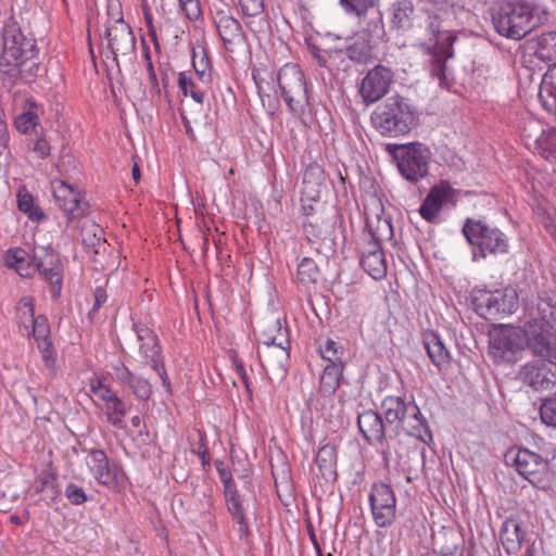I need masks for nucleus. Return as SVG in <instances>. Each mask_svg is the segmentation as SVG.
<instances>
[{
    "mask_svg": "<svg viewBox=\"0 0 556 556\" xmlns=\"http://www.w3.org/2000/svg\"><path fill=\"white\" fill-rule=\"evenodd\" d=\"M556 291L539 298L536 317L523 327L501 325L490 332L489 354L497 364H514L521 359L528 346L532 354L543 358H556Z\"/></svg>",
    "mask_w": 556,
    "mask_h": 556,
    "instance_id": "obj_1",
    "label": "nucleus"
},
{
    "mask_svg": "<svg viewBox=\"0 0 556 556\" xmlns=\"http://www.w3.org/2000/svg\"><path fill=\"white\" fill-rule=\"evenodd\" d=\"M1 40L0 81L3 87L12 89L18 79L31 77L33 70L38 68L37 64H34L29 72L23 70L26 63L37 58L38 48L36 39L24 34L15 21L4 24Z\"/></svg>",
    "mask_w": 556,
    "mask_h": 556,
    "instance_id": "obj_2",
    "label": "nucleus"
},
{
    "mask_svg": "<svg viewBox=\"0 0 556 556\" xmlns=\"http://www.w3.org/2000/svg\"><path fill=\"white\" fill-rule=\"evenodd\" d=\"M546 15L545 9L533 1H508L493 15V24L501 36L520 40L545 20Z\"/></svg>",
    "mask_w": 556,
    "mask_h": 556,
    "instance_id": "obj_3",
    "label": "nucleus"
},
{
    "mask_svg": "<svg viewBox=\"0 0 556 556\" xmlns=\"http://www.w3.org/2000/svg\"><path fill=\"white\" fill-rule=\"evenodd\" d=\"M386 424L395 433L405 432L424 443L431 440V432L415 401L407 396L389 395L380 405Z\"/></svg>",
    "mask_w": 556,
    "mask_h": 556,
    "instance_id": "obj_4",
    "label": "nucleus"
},
{
    "mask_svg": "<svg viewBox=\"0 0 556 556\" xmlns=\"http://www.w3.org/2000/svg\"><path fill=\"white\" fill-rule=\"evenodd\" d=\"M371 123L386 137L408 134L418 124V115L409 101L401 96L389 97L371 114Z\"/></svg>",
    "mask_w": 556,
    "mask_h": 556,
    "instance_id": "obj_5",
    "label": "nucleus"
},
{
    "mask_svg": "<svg viewBox=\"0 0 556 556\" xmlns=\"http://www.w3.org/2000/svg\"><path fill=\"white\" fill-rule=\"evenodd\" d=\"M505 462L532 485L542 490L552 489L554 472L548 460L538 453L529 448H511L505 454Z\"/></svg>",
    "mask_w": 556,
    "mask_h": 556,
    "instance_id": "obj_6",
    "label": "nucleus"
},
{
    "mask_svg": "<svg viewBox=\"0 0 556 556\" xmlns=\"http://www.w3.org/2000/svg\"><path fill=\"white\" fill-rule=\"evenodd\" d=\"M463 232L472 247L473 260L478 256L485 258L488 255L505 254L509 250L507 236L484 222L468 219Z\"/></svg>",
    "mask_w": 556,
    "mask_h": 556,
    "instance_id": "obj_7",
    "label": "nucleus"
},
{
    "mask_svg": "<svg viewBox=\"0 0 556 556\" xmlns=\"http://www.w3.org/2000/svg\"><path fill=\"white\" fill-rule=\"evenodd\" d=\"M388 151L396 161L400 174L410 182H417L429 173L431 151L420 142L389 144Z\"/></svg>",
    "mask_w": 556,
    "mask_h": 556,
    "instance_id": "obj_8",
    "label": "nucleus"
},
{
    "mask_svg": "<svg viewBox=\"0 0 556 556\" xmlns=\"http://www.w3.org/2000/svg\"><path fill=\"white\" fill-rule=\"evenodd\" d=\"M471 298L475 311L485 319L511 315L518 307V294L511 287L493 291L475 289Z\"/></svg>",
    "mask_w": 556,
    "mask_h": 556,
    "instance_id": "obj_9",
    "label": "nucleus"
},
{
    "mask_svg": "<svg viewBox=\"0 0 556 556\" xmlns=\"http://www.w3.org/2000/svg\"><path fill=\"white\" fill-rule=\"evenodd\" d=\"M278 85L290 112L295 117H301L308 105L306 85L301 68L294 64L283 65L278 74Z\"/></svg>",
    "mask_w": 556,
    "mask_h": 556,
    "instance_id": "obj_10",
    "label": "nucleus"
},
{
    "mask_svg": "<svg viewBox=\"0 0 556 556\" xmlns=\"http://www.w3.org/2000/svg\"><path fill=\"white\" fill-rule=\"evenodd\" d=\"M86 465L93 479L108 490L119 493L128 484L124 469L115 462H110L102 450H92L86 457Z\"/></svg>",
    "mask_w": 556,
    "mask_h": 556,
    "instance_id": "obj_11",
    "label": "nucleus"
},
{
    "mask_svg": "<svg viewBox=\"0 0 556 556\" xmlns=\"http://www.w3.org/2000/svg\"><path fill=\"white\" fill-rule=\"evenodd\" d=\"M132 330L139 343V354L142 364L154 370L161 378L164 387L169 389L170 383L164 367L162 350L156 334L151 328L140 321L132 324Z\"/></svg>",
    "mask_w": 556,
    "mask_h": 556,
    "instance_id": "obj_12",
    "label": "nucleus"
},
{
    "mask_svg": "<svg viewBox=\"0 0 556 556\" xmlns=\"http://www.w3.org/2000/svg\"><path fill=\"white\" fill-rule=\"evenodd\" d=\"M109 15L115 18L113 25L106 30L109 48L114 55L125 56L134 52L136 39L130 27L125 23L117 0H109Z\"/></svg>",
    "mask_w": 556,
    "mask_h": 556,
    "instance_id": "obj_13",
    "label": "nucleus"
},
{
    "mask_svg": "<svg viewBox=\"0 0 556 556\" xmlns=\"http://www.w3.org/2000/svg\"><path fill=\"white\" fill-rule=\"evenodd\" d=\"M369 504L374 522L379 528H389L396 518V496L384 482H375L369 492Z\"/></svg>",
    "mask_w": 556,
    "mask_h": 556,
    "instance_id": "obj_14",
    "label": "nucleus"
},
{
    "mask_svg": "<svg viewBox=\"0 0 556 556\" xmlns=\"http://www.w3.org/2000/svg\"><path fill=\"white\" fill-rule=\"evenodd\" d=\"M545 359L547 362L535 361L525 364L519 376L535 391L556 394V358Z\"/></svg>",
    "mask_w": 556,
    "mask_h": 556,
    "instance_id": "obj_15",
    "label": "nucleus"
},
{
    "mask_svg": "<svg viewBox=\"0 0 556 556\" xmlns=\"http://www.w3.org/2000/svg\"><path fill=\"white\" fill-rule=\"evenodd\" d=\"M428 39L425 42L427 51L433 55L438 63V74L443 71V63L453 56V45L456 40V34L451 30L442 29L438 17H431L427 26Z\"/></svg>",
    "mask_w": 556,
    "mask_h": 556,
    "instance_id": "obj_16",
    "label": "nucleus"
},
{
    "mask_svg": "<svg viewBox=\"0 0 556 556\" xmlns=\"http://www.w3.org/2000/svg\"><path fill=\"white\" fill-rule=\"evenodd\" d=\"M16 321L22 336L42 337L50 334V326L45 315L35 314L34 299L23 296L16 306Z\"/></svg>",
    "mask_w": 556,
    "mask_h": 556,
    "instance_id": "obj_17",
    "label": "nucleus"
},
{
    "mask_svg": "<svg viewBox=\"0 0 556 556\" xmlns=\"http://www.w3.org/2000/svg\"><path fill=\"white\" fill-rule=\"evenodd\" d=\"M393 81V72L384 65L369 70L361 81L359 94L366 104H371L383 98Z\"/></svg>",
    "mask_w": 556,
    "mask_h": 556,
    "instance_id": "obj_18",
    "label": "nucleus"
},
{
    "mask_svg": "<svg viewBox=\"0 0 556 556\" xmlns=\"http://www.w3.org/2000/svg\"><path fill=\"white\" fill-rule=\"evenodd\" d=\"M456 198L457 190L447 180H441L429 190L419 214L427 222H435L443 207L456 204Z\"/></svg>",
    "mask_w": 556,
    "mask_h": 556,
    "instance_id": "obj_19",
    "label": "nucleus"
},
{
    "mask_svg": "<svg viewBox=\"0 0 556 556\" xmlns=\"http://www.w3.org/2000/svg\"><path fill=\"white\" fill-rule=\"evenodd\" d=\"M34 267L40 276L51 285L53 294L59 295L62 289L63 268L56 253L47 247H37L33 256Z\"/></svg>",
    "mask_w": 556,
    "mask_h": 556,
    "instance_id": "obj_20",
    "label": "nucleus"
},
{
    "mask_svg": "<svg viewBox=\"0 0 556 556\" xmlns=\"http://www.w3.org/2000/svg\"><path fill=\"white\" fill-rule=\"evenodd\" d=\"M51 188L59 207L70 219L79 218L87 213L88 203L78 189L60 179L53 180Z\"/></svg>",
    "mask_w": 556,
    "mask_h": 556,
    "instance_id": "obj_21",
    "label": "nucleus"
},
{
    "mask_svg": "<svg viewBox=\"0 0 556 556\" xmlns=\"http://www.w3.org/2000/svg\"><path fill=\"white\" fill-rule=\"evenodd\" d=\"M521 136L526 140L533 139L534 150L546 161H556V128L543 129L535 119L525 123Z\"/></svg>",
    "mask_w": 556,
    "mask_h": 556,
    "instance_id": "obj_22",
    "label": "nucleus"
},
{
    "mask_svg": "<svg viewBox=\"0 0 556 556\" xmlns=\"http://www.w3.org/2000/svg\"><path fill=\"white\" fill-rule=\"evenodd\" d=\"M262 343L266 348L263 351L264 356L275 354L279 364L289 358L290 341L288 330L281 326L280 319L273 321L268 330L263 333Z\"/></svg>",
    "mask_w": 556,
    "mask_h": 556,
    "instance_id": "obj_23",
    "label": "nucleus"
},
{
    "mask_svg": "<svg viewBox=\"0 0 556 556\" xmlns=\"http://www.w3.org/2000/svg\"><path fill=\"white\" fill-rule=\"evenodd\" d=\"M361 265L374 279L378 280L387 274V262L379 242L372 239L363 251Z\"/></svg>",
    "mask_w": 556,
    "mask_h": 556,
    "instance_id": "obj_24",
    "label": "nucleus"
},
{
    "mask_svg": "<svg viewBox=\"0 0 556 556\" xmlns=\"http://www.w3.org/2000/svg\"><path fill=\"white\" fill-rule=\"evenodd\" d=\"M381 413L365 410L358 415L357 424L364 438L369 443L381 442L384 438V425Z\"/></svg>",
    "mask_w": 556,
    "mask_h": 556,
    "instance_id": "obj_25",
    "label": "nucleus"
},
{
    "mask_svg": "<svg viewBox=\"0 0 556 556\" xmlns=\"http://www.w3.org/2000/svg\"><path fill=\"white\" fill-rule=\"evenodd\" d=\"M22 109L14 125L18 132L29 135L40 124V108L35 100L26 99Z\"/></svg>",
    "mask_w": 556,
    "mask_h": 556,
    "instance_id": "obj_26",
    "label": "nucleus"
},
{
    "mask_svg": "<svg viewBox=\"0 0 556 556\" xmlns=\"http://www.w3.org/2000/svg\"><path fill=\"white\" fill-rule=\"evenodd\" d=\"M315 464L318 472L316 476H320L326 481H334L337 478V451L331 444L323 445L315 457Z\"/></svg>",
    "mask_w": 556,
    "mask_h": 556,
    "instance_id": "obj_27",
    "label": "nucleus"
},
{
    "mask_svg": "<svg viewBox=\"0 0 556 556\" xmlns=\"http://www.w3.org/2000/svg\"><path fill=\"white\" fill-rule=\"evenodd\" d=\"M327 40H342L343 45L339 46L337 49L338 51L342 52L344 51L349 59L362 62L366 60L370 55V46L369 43L361 37L352 38L353 42L351 45H346L348 38H343L341 36H336L333 34H327L326 35Z\"/></svg>",
    "mask_w": 556,
    "mask_h": 556,
    "instance_id": "obj_28",
    "label": "nucleus"
},
{
    "mask_svg": "<svg viewBox=\"0 0 556 556\" xmlns=\"http://www.w3.org/2000/svg\"><path fill=\"white\" fill-rule=\"evenodd\" d=\"M216 28L227 49L242 39L240 23L230 15H219L216 20Z\"/></svg>",
    "mask_w": 556,
    "mask_h": 556,
    "instance_id": "obj_29",
    "label": "nucleus"
},
{
    "mask_svg": "<svg viewBox=\"0 0 556 556\" xmlns=\"http://www.w3.org/2000/svg\"><path fill=\"white\" fill-rule=\"evenodd\" d=\"M131 405L124 402L119 396L114 397L108 404H100V408L104 414L106 421L117 429H125V416L128 414Z\"/></svg>",
    "mask_w": 556,
    "mask_h": 556,
    "instance_id": "obj_30",
    "label": "nucleus"
},
{
    "mask_svg": "<svg viewBox=\"0 0 556 556\" xmlns=\"http://www.w3.org/2000/svg\"><path fill=\"white\" fill-rule=\"evenodd\" d=\"M539 99L545 111L556 116V68L548 71L543 76Z\"/></svg>",
    "mask_w": 556,
    "mask_h": 556,
    "instance_id": "obj_31",
    "label": "nucleus"
},
{
    "mask_svg": "<svg viewBox=\"0 0 556 556\" xmlns=\"http://www.w3.org/2000/svg\"><path fill=\"white\" fill-rule=\"evenodd\" d=\"M4 263L8 267L14 268L21 277H30L36 273L33 260H29L27 252L20 248L9 250Z\"/></svg>",
    "mask_w": 556,
    "mask_h": 556,
    "instance_id": "obj_32",
    "label": "nucleus"
},
{
    "mask_svg": "<svg viewBox=\"0 0 556 556\" xmlns=\"http://www.w3.org/2000/svg\"><path fill=\"white\" fill-rule=\"evenodd\" d=\"M178 86L185 97H190L198 104H203L206 94L212 88V85H202V83L186 73L179 74Z\"/></svg>",
    "mask_w": 556,
    "mask_h": 556,
    "instance_id": "obj_33",
    "label": "nucleus"
},
{
    "mask_svg": "<svg viewBox=\"0 0 556 556\" xmlns=\"http://www.w3.org/2000/svg\"><path fill=\"white\" fill-rule=\"evenodd\" d=\"M500 538L508 553H517L523 540V531L515 520H507L503 523Z\"/></svg>",
    "mask_w": 556,
    "mask_h": 556,
    "instance_id": "obj_34",
    "label": "nucleus"
},
{
    "mask_svg": "<svg viewBox=\"0 0 556 556\" xmlns=\"http://www.w3.org/2000/svg\"><path fill=\"white\" fill-rule=\"evenodd\" d=\"M424 343L431 362L438 368L445 367L448 364L450 353L438 334L428 333Z\"/></svg>",
    "mask_w": 556,
    "mask_h": 556,
    "instance_id": "obj_35",
    "label": "nucleus"
},
{
    "mask_svg": "<svg viewBox=\"0 0 556 556\" xmlns=\"http://www.w3.org/2000/svg\"><path fill=\"white\" fill-rule=\"evenodd\" d=\"M17 206L33 222H40L45 218V214L35 205L33 195L24 187L17 191Z\"/></svg>",
    "mask_w": 556,
    "mask_h": 556,
    "instance_id": "obj_36",
    "label": "nucleus"
},
{
    "mask_svg": "<svg viewBox=\"0 0 556 556\" xmlns=\"http://www.w3.org/2000/svg\"><path fill=\"white\" fill-rule=\"evenodd\" d=\"M343 364H328L320 377L321 388L326 393H333L339 384L342 377Z\"/></svg>",
    "mask_w": 556,
    "mask_h": 556,
    "instance_id": "obj_37",
    "label": "nucleus"
},
{
    "mask_svg": "<svg viewBox=\"0 0 556 556\" xmlns=\"http://www.w3.org/2000/svg\"><path fill=\"white\" fill-rule=\"evenodd\" d=\"M536 54L545 62L556 63V31H548L540 37Z\"/></svg>",
    "mask_w": 556,
    "mask_h": 556,
    "instance_id": "obj_38",
    "label": "nucleus"
},
{
    "mask_svg": "<svg viewBox=\"0 0 556 556\" xmlns=\"http://www.w3.org/2000/svg\"><path fill=\"white\" fill-rule=\"evenodd\" d=\"M89 389L94 397V403L98 404L99 406V403L108 404L114 397L118 396L117 393L114 390H112L111 387L103 383V381L97 377L90 379Z\"/></svg>",
    "mask_w": 556,
    "mask_h": 556,
    "instance_id": "obj_39",
    "label": "nucleus"
},
{
    "mask_svg": "<svg viewBox=\"0 0 556 556\" xmlns=\"http://www.w3.org/2000/svg\"><path fill=\"white\" fill-rule=\"evenodd\" d=\"M225 497L228 510L232 518L240 525V530H247V520L239 497L237 495L236 486L225 490Z\"/></svg>",
    "mask_w": 556,
    "mask_h": 556,
    "instance_id": "obj_40",
    "label": "nucleus"
},
{
    "mask_svg": "<svg viewBox=\"0 0 556 556\" xmlns=\"http://www.w3.org/2000/svg\"><path fill=\"white\" fill-rule=\"evenodd\" d=\"M414 7L410 1L402 0L394 4L393 24L400 28H406L410 25Z\"/></svg>",
    "mask_w": 556,
    "mask_h": 556,
    "instance_id": "obj_41",
    "label": "nucleus"
},
{
    "mask_svg": "<svg viewBox=\"0 0 556 556\" xmlns=\"http://www.w3.org/2000/svg\"><path fill=\"white\" fill-rule=\"evenodd\" d=\"M319 353L323 359L329 364H343L344 349L331 339H327L324 343L319 344Z\"/></svg>",
    "mask_w": 556,
    "mask_h": 556,
    "instance_id": "obj_42",
    "label": "nucleus"
},
{
    "mask_svg": "<svg viewBox=\"0 0 556 556\" xmlns=\"http://www.w3.org/2000/svg\"><path fill=\"white\" fill-rule=\"evenodd\" d=\"M28 151L31 152L37 159L45 160L51 153V146L43 134H36L35 138L28 139Z\"/></svg>",
    "mask_w": 556,
    "mask_h": 556,
    "instance_id": "obj_43",
    "label": "nucleus"
},
{
    "mask_svg": "<svg viewBox=\"0 0 556 556\" xmlns=\"http://www.w3.org/2000/svg\"><path fill=\"white\" fill-rule=\"evenodd\" d=\"M50 334L38 337H33L37 342V348L41 354V358L45 365L49 368H53L55 366V352L53 350L52 343L50 341Z\"/></svg>",
    "mask_w": 556,
    "mask_h": 556,
    "instance_id": "obj_44",
    "label": "nucleus"
},
{
    "mask_svg": "<svg viewBox=\"0 0 556 556\" xmlns=\"http://www.w3.org/2000/svg\"><path fill=\"white\" fill-rule=\"evenodd\" d=\"M540 418L542 422L556 429V397H546L540 405Z\"/></svg>",
    "mask_w": 556,
    "mask_h": 556,
    "instance_id": "obj_45",
    "label": "nucleus"
},
{
    "mask_svg": "<svg viewBox=\"0 0 556 556\" xmlns=\"http://www.w3.org/2000/svg\"><path fill=\"white\" fill-rule=\"evenodd\" d=\"M318 277L316 264L311 258H303L298 265V279L306 285L315 282Z\"/></svg>",
    "mask_w": 556,
    "mask_h": 556,
    "instance_id": "obj_46",
    "label": "nucleus"
},
{
    "mask_svg": "<svg viewBox=\"0 0 556 556\" xmlns=\"http://www.w3.org/2000/svg\"><path fill=\"white\" fill-rule=\"evenodd\" d=\"M340 4L345 13L363 16L375 5V0H340Z\"/></svg>",
    "mask_w": 556,
    "mask_h": 556,
    "instance_id": "obj_47",
    "label": "nucleus"
},
{
    "mask_svg": "<svg viewBox=\"0 0 556 556\" xmlns=\"http://www.w3.org/2000/svg\"><path fill=\"white\" fill-rule=\"evenodd\" d=\"M128 388L137 399L142 401H147L152 394L151 383L142 377L134 376V380L128 384Z\"/></svg>",
    "mask_w": 556,
    "mask_h": 556,
    "instance_id": "obj_48",
    "label": "nucleus"
},
{
    "mask_svg": "<svg viewBox=\"0 0 556 556\" xmlns=\"http://www.w3.org/2000/svg\"><path fill=\"white\" fill-rule=\"evenodd\" d=\"M180 11L187 18L193 21L198 20L201 15V5L199 0H178Z\"/></svg>",
    "mask_w": 556,
    "mask_h": 556,
    "instance_id": "obj_49",
    "label": "nucleus"
},
{
    "mask_svg": "<svg viewBox=\"0 0 556 556\" xmlns=\"http://www.w3.org/2000/svg\"><path fill=\"white\" fill-rule=\"evenodd\" d=\"M65 496L73 505H81L87 501L84 489L74 483L66 485Z\"/></svg>",
    "mask_w": 556,
    "mask_h": 556,
    "instance_id": "obj_50",
    "label": "nucleus"
},
{
    "mask_svg": "<svg viewBox=\"0 0 556 556\" xmlns=\"http://www.w3.org/2000/svg\"><path fill=\"white\" fill-rule=\"evenodd\" d=\"M113 370L114 380L122 386L128 387V384L134 380L135 375L123 363L114 365Z\"/></svg>",
    "mask_w": 556,
    "mask_h": 556,
    "instance_id": "obj_51",
    "label": "nucleus"
},
{
    "mask_svg": "<svg viewBox=\"0 0 556 556\" xmlns=\"http://www.w3.org/2000/svg\"><path fill=\"white\" fill-rule=\"evenodd\" d=\"M215 468L219 476L220 481L224 484L225 490L235 488V481L228 466L223 460H215Z\"/></svg>",
    "mask_w": 556,
    "mask_h": 556,
    "instance_id": "obj_52",
    "label": "nucleus"
},
{
    "mask_svg": "<svg viewBox=\"0 0 556 556\" xmlns=\"http://www.w3.org/2000/svg\"><path fill=\"white\" fill-rule=\"evenodd\" d=\"M240 5L247 16H257L264 11V0H240Z\"/></svg>",
    "mask_w": 556,
    "mask_h": 556,
    "instance_id": "obj_53",
    "label": "nucleus"
},
{
    "mask_svg": "<svg viewBox=\"0 0 556 556\" xmlns=\"http://www.w3.org/2000/svg\"><path fill=\"white\" fill-rule=\"evenodd\" d=\"M192 66L194 70L212 71L208 58L203 48L193 49Z\"/></svg>",
    "mask_w": 556,
    "mask_h": 556,
    "instance_id": "obj_54",
    "label": "nucleus"
},
{
    "mask_svg": "<svg viewBox=\"0 0 556 556\" xmlns=\"http://www.w3.org/2000/svg\"><path fill=\"white\" fill-rule=\"evenodd\" d=\"M191 77H193L194 79L202 83V85H205V84L212 85V83H213L212 71L194 70V73Z\"/></svg>",
    "mask_w": 556,
    "mask_h": 556,
    "instance_id": "obj_55",
    "label": "nucleus"
},
{
    "mask_svg": "<svg viewBox=\"0 0 556 556\" xmlns=\"http://www.w3.org/2000/svg\"><path fill=\"white\" fill-rule=\"evenodd\" d=\"M54 481H55V478L53 475H51V473L43 475L40 479V484H41L40 491H43L46 488H51L53 490Z\"/></svg>",
    "mask_w": 556,
    "mask_h": 556,
    "instance_id": "obj_56",
    "label": "nucleus"
},
{
    "mask_svg": "<svg viewBox=\"0 0 556 556\" xmlns=\"http://www.w3.org/2000/svg\"><path fill=\"white\" fill-rule=\"evenodd\" d=\"M9 132L8 128L0 129V155H2L8 149Z\"/></svg>",
    "mask_w": 556,
    "mask_h": 556,
    "instance_id": "obj_57",
    "label": "nucleus"
},
{
    "mask_svg": "<svg viewBox=\"0 0 556 556\" xmlns=\"http://www.w3.org/2000/svg\"><path fill=\"white\" fill-rule=\"evenodd\" d=\"M440 556H465L463 546H454L453 548L443 549Z\"/></svg>",
    "mask_w": 556,
    "mask_h": 556,
    "instance_id": "obj_58",
    "label": "nucleus"
},
{
    "mask_svg": "<svg viewBox=\"0 0 556 556\" xmlns=\"http://www.w3.org/2000/svg\"><path fill=\"white\" fill-rule=\"evenodd\" d=\"M94 295H96V304H94V306L99 307V306L102 305V303L105 302L106 295H105L104 291L102 289H100V288H98L96 290Z\"/></svg>",
    "mask_w": 556,
    "mask_h": 556,
    "instance_id": "obj_59",
    "label": "nucleus"
},
{
    "mask_svg": "<svg viewBox=\"0 0 556 556\" xmlns=\"http://www.w3.org/2000/svg\"><path fill=\"white\" fill-rule=\"evenodd\" d=\"M90 228L93 232V240L91 241V244H96V242L101 240V229L97 225H90Z\"/></svg>",
    "mask_w": 556,
    "mask_h": 556,
    "instance_id": "obj_60",
    "label": "nucleus"
},
{
    "mask_svg": "<svg viewBox=\"0 0 556 556\" xmlns=\"http://www.w3.org/2000/svg\"><path fill=\"white\" fill-rule=\"evenodd\" d=\"M201 458H202V463H203V466H206L210 464V459H208V453L207 451L204 448L202 452L199 453Z\"/></svg>",
    "mask_w": 556,
    "mask_h": 556,
    "instance_id": "obj_61",
    "label": "nucleus"
},
{
    "mask_svg": "<svg viewBox=\"0 0 556 556\" xmlns=\"http://www.w3.org/2000/svg\"><path fill=\"white\" fill-rule=\"evenodd\" d=\"M8 128L4 112L0 109V129Z\"/></svg>",
    "mask_w": 556,
    "mask_h": 556,
    "instance_id": "obj_62",
    "label": "nucleus"
},
{
    "mask_svg": "<svg viewBox=\"0 0 556 556\" xmlns=\"http://www.w3.org/2000/svg\"><path fill=\"white\" fill-rule=\"evenodd\" d=\"M130 422H131V425H132L135 428H138V427L140 426V424H141V418H140V416L136 415V416L131 417Z\"/></svg>",
    "mask_w": 556,
    "mask_h": 556,
    "instance_id": "obj_63",
    "label": "nucleus"
},
{
    "mask_svg": "<svg viewBox=\"0 0 556 556\" xmlns=\"http://www.w3.org/2000/svg\"><path fill=\"white\" fill-rule=\"evenodd\" d=\"M132 177L136 181H139L140 179V170H139V167L137 165H135L132 167Z\"/></svg>",
    "mask_w": 556,
    "mask_h": 556,
    "instance_id": "obj_64",
    "label": "nucleus"
}]
</instances>
